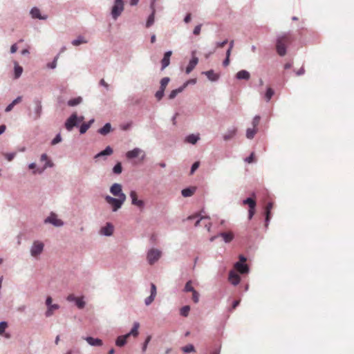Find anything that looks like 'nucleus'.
I'll use <instances>...</instances> for the list:
<instances>
[{
  "instance_id": "30",
  "label": "nucleus",
  "mask_w": 354,
  "mask_h": 354,
  "mask_svg": "<svg viewBox=\"0 0 354 354\" xmlns=\"http://www.w3.org/2000/svg\"><path fill=\"white\" fill-rule=\"evenodd\" d=\"M94 122V120L92 119L91 120L88 122L87 123H83L80 128V133L83 134L84 133L86 132V131L90 128L91 124Z\"/></svg>"
},
{
  "instance_id": "18",
  "label": "nucleus",
  "mask_w": 354,
  "mask_h": 354,
  "mask_svg": "<svg viewBox=\"0 0 354 354\" xmlns=\"http://www.w3.org/2000/svg\"><path fill=\"white\" fill-rule=\"evenodd\" d=\"M40 160L41 162H44V161L46 162V164H45L44 167H43V169L39 171V173H41L47 167H52L53 166V163L50 160H48V156L46 153H43L41 156Z\"/></svg>"
},
{
  "instance_id": "21",
  "label": "nucleus",
  "mask_w": 354,
  "mask_h": 354,
  "mask_svg": "<svg viewBox=\"0 0 354 354\" xmlns=\"http://www.w3.org/2000/svg\"><path fill=\"white\" fill-rule=\"evenodd\" d=\"M237 131L236 128L233 127L230 129H229L224 135H223V139L225 141L231 140L234 136L236 135Z\"/></svg>"
},
{
  "instance_id": "37",
  "label": "nucleus",
  "mask_w": 354,
  "mask_h": 354,
  "mask_svg": "<svg viewBox=\"0 0 354 354\" xmlns=\"http://www.w3.org/2000/svg\"><path fill=\"white\" fill-rule=\"evenodd\" d=\"M274 92L273 89L270 87L268 88L266 93L265 94V98L267 102L270 101L272 97L273 96Z\"/></svg>"
},
{
  "instance_id": "58",
  "label": "nucleus",
  "mask_w": 354,
  "mask_h": 354,
  "mask_svg": "<svg viewBox=\"0 0 354 354\" xmlns=\"http://www.w3.org/2000/svg\"><path fill=\"white\" fill-rule=\"evenodd\" d=\"M248 163H252L254 161V153L252 152L249 157L245 159Z\"/></svg>"
},
{
  "instance_id": "45",
  "label": "nucleus",
  "mask_w": 354,
  "mask_h": 354,
  "mask_svg": "<svg viewBox=\"0 0 354 354\" xmlns=\"http://www.w3.org/2000/svg\"><path fill=\"white\" fill-rule=\"evenodd\" d=\"M154 22V14L153 12L148 17L147 21L146 26L149 28L151 26Z\"/></svg>"
},
{
  "instance_id": "27",
  "label": "nucleus",
  "mask_w": 354,
  "mask_h": 354,
  "mask_svg": "<svg viewBox=\"0 0 354 354\" xmlns=\"http://www.w3.org/2000/svg\"><path fill=\"white\" fill-rule=\"evenodd\" d=\"M186 86H187V84H185L183 86L171 91L169 95V98L170 100L174 99L178 93H181L184 90V88L186 87Z\"/></svg>"
},
{
  "instance_id": "28",
  "label": "nucleus",
  "mask_w": 354,
  "mask_h": 354,
  "mask_svg": "<svg viewBox=\"0 0 354 354\" xmlns=\"http://www.w3.org/2000/svg\"><path fill=\"white\" fill-rule=\"evenodd\" d=\"M21 100H22V97H21V96L17 97L15 100H13L12 102V103H10L9 105H8V106L5 109L6 112L10 111L13 109L15 105L20 103L21 102Z\"/></svg>"
},
{
  "instance_id": "19",
  "label": "nucleus",
  "mask_w": 354,
  "mask_h": 354,
  "mask_svg": "<svg viewBox=\"0 0 354 354\" xmlns=\"http://www.w3.org/2000/svg\"><path fill=\"white\" fill-rule=\"evenodd\" d=\"M203 220H207V222L204 223L203 225L205 227H207V231H210V229H211V227H212V223H210L209 221V218L208 216H201L200 219H198L196 223H195V226L197 227V226H199L200 225V223L203 221Z\"/></svg>"
},
{
  "instance_id": "64",
  "label": "nucleus",
  "mask_w": 354,
  "mask_h": 354,
  "mask_svg": "<svg viewBox=\"0 0 354 354\" xmlns=\"http://www.w3.org/2000/svg\"><path fill=\"white\" fill-rule=\"evenodd\" d=\"M191 19H192L191 14H190V13H188V14L185 16V19H184V21H185V23H187H187H189V22H190Z\"/></svg>"
},
{
  "instance_id": "32",
  "label": "nucleus",
  "mask_w": 354,
  "mask_h": 354,
  "mask_svg": "<svg viewBox=\"0 0 354 354\" xmlns=\"http://www.w3.org/2000/svg\"><path fill=\"white\" fill-rule=\"evenodd\" d=\"M111 126L110 123H106L105 125L98 130V132L102 135H106L111 131Z\"/></svg>"
},
{
  "instance_id": "54",
  "label": "nucleus",
  "mask_w": 354,
  "mask_h": 354,
  "mask_svg": "<svg viewBox=\"0 0 354 354\" xmlns=\"http://www.w3.org/2000/svg\"><path fill=\"white\" fill-rule=\"evenodd\" d=\"M155 297H153V296H149L148 297H147L145 300V303L147 306H149L150 305L154 300Z\"/></svg>"
},
{
  "instance_id": "33",
  "label": "nucleus",
  "mask_w": 354,
  "mask_h": 354,
  "mask_svg": "<svg viewBox=\"0 0 354 354\" xmlns=\"http://www.w3.org/2000/svg\"><path fill=\"white\" fill-rule=\"evenodd\" d=\"M23 72V68L18 65L17 62L15 63V78H19Z\"/></svg>"
},
{
  "instance_id": "3",
  "label": "nucleus",
  "mask_w": 354,
  "mask_h": 354,
  "mask_svg": "<svg viewBox=\"0 0 354 354\" xmlns=\"http://www.w3.org/2000/svg\"><path fill=\"white\" fill-rule=\"evenodd\" d=\"M106 201L111 206L112 210L116 212L119 209L126 201V195L122 194L121 197L113 198L110 196L105 197Z\"/></svg>"
},
{
  "instance_id": "34",
  "label": "nucleus",
  "mask_w": 354,
  "mask_h": 354,
  "mask_svg": "<svg viewBox=\"0 0 354 354\" xmlns=\"http://www.w3.org/2000/svg\"><path fill=\"white\" fill-rule=\"evenodd\" d=\"M82 99L81 97L71 99L68 100V105L70 106H74L81 103Z\"/></svg>"
},
{
  "instance_id": "36",
  "label": "nucleus",
  "mask_w": 354,
  "mask_h": 354,
  "mask_svg": "<svg viewBox=\"0 0 354 354\" xmlns=\"http://www.w3.org/2000/svg\"><path fill=\"white\" fill-rule=\"evenodd\" d=\"M257 131V129L255 128L248 129L247 131H246V137L248 139H252L254 137Z\"/></svg>"
},
{
  "instance_id": "20",
  "label": "nucleus",
  "mask_w": 354,
  "mask_h": 354,
  "mask_svg": "<svg viewBox=\"0 0 354 354\" xmlns=\"http://www.w3.org/2000/svg\"><path fill=\"white\" fill-rule=\"evenodd\" d=\"M218 236H221L225 243H230L234 239V234L232 232H221Z\"/></svg>"
},
{
  "instance_id": "5",
  "label": "nucleus",
  "mask_w": 354,
  "mask_h": 354,
  "mask_svg": "<svg viewBox=\"0 0 354 354\" xmlns=\"http://www.w3.org/2000/svg\"><path fill=\"white\" fill-rule=\"evenodd\" d=\"M124 10V3L123 0H115L114 6H113L111 15L115 19L118 16L120 15L122 12Z\"/></svg>"
},
{
  "instance_id": "13",
  "label": "nucleus",
  "mask_w": 354,
  "mask_h": 354,
  "mask_svg": "<svg viewBox=\"0 0 354 354\" xmlns=\"http://www.w3.org/2000/svg\"><path fill=\"white\" fill-rule=\"evenodd\" d=\"M240 277L234 270H231L229 273V281L234 286L237 285L240 282Z\"/></svg>"
},
{
  "instance_id": "39",
  "label": "nucleus",
  "mask_w": 354,
  "mask_h": 354,
  "mask_svg": "<svg viewBox=\"0 0 354 354\" xmlns=\"http://www.w3.org/2000/svg\"><path fill=\"white\" fill-rule=\"evenodd\" d=\"M169 77H163L160 81V89H162L163 91L165 90L168 83L169 82Z\"/></svg>"
},
{
  "instance_id": "47",
  "label": "nucleus",
  "mask_w": 354,
  "mask_h": 354,
  "mask_svg": "<svg viewBox=\"0 0 354 354\" xmlns=\"http://www.w3.org/2000/svg\"><path fill=\"white\" fill-rule=\"evenodd\" d=\"M199 166H200V162L199 161L195 162L192 166L190 174L192 175L195 172V171L199 167Z\"/></svg>"
},
{
  "instance_id": "15",
  "label": "nucleus",
  "mask_w": 354,
  "mask_h": 354,
  "mask_svg": "<svg viewBox=\"0 0 354 354\" xmlns=\"http://www.w3.org/2000/svg\"><path fill=\"white\" fill-rule=\"evenodd\" d=\"M100 232L105 236H111L113 232V226L111 223H106L104 227L101 228Z\"/></svg>"
},
{
  "instance_id": "59",
  "label": "nucleus",
  "mask_w": 354,
  "mask_h": 354,
  "mask_svg": "<svg viewBox=\"0 0 354 354\" xmlns=\"http://www.w3.org/2000/svg\"><path fill=\"white\" fill-rule=\"evenodd\" d=\"M41 111V105L40 102H38L37 107H36L37 118L39 117Z\"/></svg>"
},
{
  "instance_id": "16",
  "label": "nucleus",
  "mask_w": 354,
  "mask_h": 354,
  "mask_svg": "<svg viewBox=\"0 0 354 354\" xmlns=\"http://www.w3.org/2000/svg\"><path fill=\"white\" fill-rule=\"evenodd\" d=\"M198 62V59L196 57L193 56L192 59L189 61V64L187 65V66L186 68V73L189 74V73H191L192 71V70L196 67Z\"/></svg>"
},
{
  "instance_id": "9",
  "label": "nucleus",
  "mask_w": 354,
  "mask_h": 354,
  "mask_svg": "<svg viewBox=\"0 0 354 354\" xmlns=\"http://www.w3.org/2000/svg\"><path fill=\"white\" fill-rule=\"evenodd\" d=\"M44 222L46 223H49L53 224L55 226L59 227L63 225V222L62 220L59 219L57 215L55 213H51L49 216H48Z\"/></svg>"
},
{
  "instance_id": "41",
  "label": "nucleus",
  "mask_w": 354,
  "mask_h": 354,
  "mask_svg": "<svg viewBox=\"0 0 354 354\" xmlns=\"http://www.w3.org/2000/svg\"><path fill=\"white\" fill-rule=\"evenodd\" d=\"M86 42H87L86 40H85L83 37H80L77 39L73 40L72 41V44L74 46H78L80 44H85Z\"/></svg>"
},
{
  "instance_id": "53",
  "label": "nucleus",
  "mask_w": 354,
  "mask_h": 354,
  "mask_svg": "<svg viewBox=\"0 0 354 354\" xmlns=\"http://www.w3.org/2000/svg\"><path fill=\"white\" fill-rule=\"evenodd\" d=\"M151 339V337L150 335H149L146 339H145V342L143 344V346H142V351L145 352L146 350H147V345L149 344V342H150Z\"/></svg>"
},
{
  "instance_id": "63",
  "label": "nucleus",
  "mask_w": 354,
  "mask_h": 354,
  "mask_svg": "<svg viewBox=\"0 0 354 354\" xmlns=\"http://www.w3.org/2000/svg\"><path fill=\"white\" fill-rule=\"evenodd\" d=\"M48 308L54 312V310H57L59 308V306L57 304H52Z\"/></svg>"
},
{
  "instance_id": "50",
  "label": "nucleus",
  "mask_w": 354,
  "mask_h": 354,
  "mask_svg": "<svg viewBox=\"0 0 354 354\" xmlns=\"http://www.w3.org/2000/svg\"><path fill=\"white\" fill-rule=\"evenodd\" d=\"M164 92H165V91H163L162 89H160H160H159V90L156 93L155 96H156V99H157L158 100H160L162 98V97H163V95H164Z\"/></svg>"
},
{
  "instance_id": "35",
  "label": "nucleus",
  "mask_w": 354,
  "mask_h": 354,
  "mask_svg": "<svg viewBox=\"0 0 354 354\" xmlns=\"http://www.w3.org/2000/svg\"><path fill=\"white\" fill-rule=\"evenodd\" d=\"M30 14L32 17V18H37V19H45L44 17H42L40 15V11L37 8H33L31 11Z\"/></svg>"
},
{
  "instance_id": "29",
  "label": "nucleus",
  "mask_w": 354,
  "mask_h": 354,
  "mask_svg": "<svg viewBox=\"0 0 354 354\" xmlns=\"http://www.w3.org/2000/svg\"><path fill=\"white\" fill-rule=\"evenodd\" d=\"M207 78L211 81H216L218 79V75L215 73L212 70L204 73Z\"/></svg>"
},
{
  "instance_id": "55",
  "label": "nucleus",
  "mask_w": 354,
  "mask_h": 354,
  "mask_svg": "<svg viewBox=\"0 0 354 354\" xmlns=\"http://www.w3.org/2000/svg\"><path fill=\"white\" fill-rule=\"evenodd\" d=\"M15 155H16V153H4V156L8 161L12 160V159L15 158Z\"/></svg>"
},
{
  "instance_id": "11",
  "label": "nucleus",
  "mask_w": 354,
  "mask_h": 354,
  "mask_svg": "<svg viewBox=\"0 0 354 354\" xmlns=\"http://www.w3.org/2000/svg\"><path fill=\"white\" fill-rule=\"evenodd\" d=\"M141 153H142V160H143L145 158V153L139 148H135L133 150L129 151L126 156L127 158L132 159L138 157Z\"/></svg>"
},
{
  "instance_id": "43",
  "label": "nucleus",
  "mask_w": 354,
  "mask_h": 354,
  "mask_svg": "<svg viewBox=\"0 0 354 354\" xmlns=\"http://www.w3.org/2000/svg\"><path fill=\"white\" fill-rule=\"evenodd\" d=\"M183 351L185 353H190L195 351L194 346L192 344H188L184 347H183Z\"/></svg>"
},
{
  "instance_id": "6",
  "label": "nucleus",
  "mask_w": 354,
  "mask_h": 354,
  "mask_svg": "<svg viewBox=\"0 0 354 354\" xmlns=\"http://www.w3.org/2000/svg\"><path fill=\"white\" fill-rule=\"evenodd\" d=\"M44 245L39 241H35L30 249L31 255L34 257H37L44 250Z\"/></svg>"
},
{
  "instance_id": "31",
  "label": "nucleus",
  "mask_w": 354,
  "mask_h": 354,
  "mask_svg": "<svg viewBox=\"0 0 354 354\" xmlns=\"http://www.w3.org/2000/svg\"><path fill=\"white\" fill-rule=\"evenodd\" d=\"M243 205H248L250 209H255L256 207V201L252 198H246L243 201Z\"/></svg>"
},
{
  "instance_id": "60",
  "label": "nucleus",
  "mask_w": 354,
  "mask_h": 354,
  "mask_svg": "<svg viewBox=\"0 0 354 354\" xmlns=\"http://www.w3.org/2000/svg\"><path fill=\"white\" fill-rule=\"evenodd\" d=\"M227 42H228L227 39H225V40H224V41H222V42H217V43L216 44V48H223V47H224V46H225V44H227Z\"/></svg>"
},
{
  "instance_id": "40",
  "label": "nucleus",
  "mask_w": 354,
  "mask_h": 354,
  "mask_svg": "<svg viewBox=\"0 0 354 354\" xmlns=\"http://www.w3.org/2000/svg\"><path fill=\"white\" fill-rule=\"evenodd\" d=\"M122 171V167L120 162H118L113 169V172L115 174H120Z\"/></svg>"
},
{
  "instance_id": "38",
  "label": "nucleus",
  "mask_w": 354,
  "mask_h": 354,
  "mask_svg": "<svg viewBox=\"0 0 354 354\" xmlns=\"http://www.w3.org/2000/svg\"><path fill=\"white\" fill-rule=\"evenodd\" d=\"M189 310H190V307L189 306H185L180 308V313L183 317H187Z\"/></svg>"
},
{
  "instance_id": "46",
  "label": "nucleus",
  "mask_w": 354,
  "mask_h": 354,
  "mask_svg": "<svg viewBox=\"0 0 354 354\" xmlns=\"http://www.w3.org/2000/svg\"><path fill=\"white\" fill-rule=\"evenodd\" d=\"M192 292V300L194 303H198L199 301V293L196 290H194Z\"/></svg>"
},
{
  "instance_id": "10",
  "label": "nucleus",
  "mask_w": 354,
  "mask_h": 354,
  "mask_svg": "<svg viewBox=\"0 0 354 354\" xmlns=\"http://www.w3.org/2000/svg\"><path fill=\"white\" fill-rule=\"evenodd\" d=\"M110 192L117 197H121V195L124 194L122 192V185L119 183H114L110 188Z\"/></svg>"
},
{
  "instance_id": "24",
  "label": "nucleus",
  "mask_w": 354,
  "mask_h": 354,
  "mask_svg": "<svg viewBox=\"0 0 354 354\" xmlns=\"http://www.w3.org/2000/svg\"><path fill=\"white\" fill-rule=\"evenodd\" d=\"M236 78L239 80H249L250 77V75L249 72H248L247 71H245V70H241V71H239L236 73Z\"/></svg>"
},
{
  "instance_id": "17",
  "label": "nucleus",
  "mask_w": 354,
  "mask_h": 354,
  "mask_svg": "<svg viewBox=\"0 0 354 354\" xmlns=\"http://www.w3.org/2000/svg\"><path fill=\"white\" fill-rule=\"evenodd\" d=\"M85 339L91 346H100L102 345V341L98 338L88 337Z\"/></svg>"
},
{
  "instance_id": "22",
  "label": "nucleus",
  "mask_w": 354,
  "mask_h": 354,
  "mask_svg": "<svg viewBox=\"0 0 354 354\" xmlns=\"http://www.w3.org/2000/svg\"><path fill=\"white\" fill-rule=\"evenodd\" d=\"M273 207V203L270 202L267 204L265 209L266 213V226L267 227L268 225L269 220L270 218V212Z\"/></svg>"
},
{
  "instance_id": "48",
  "label": "nucleus",
  "mask_w": 354,
  "mask_h": 354,
  "mask_svg": "<svg viewBox=\"0 0 354 354\" xmlns=\"http://www.w3.org/2000/svg\"><path fill=\"white\" fill-rule=\"evenodd\" d=\"M260 119H261V118L259 115H256L253 118V120H252L253 128L257 129V127L259 125V124L260 122Z\"/></svg>"
},
{
  "instance_id": "62",
  "label": "nucleus",
  "mask_w": 354,
  "mask_h": 354,
  "mask_svg": "<svg viewBox=\"0 0 354 354\" xmlns=\"http://www.w3.org/2000/svg\"><path fill=\"white\" fill-rule=\"evenodd\" d=\"M230 56H228L227 54H226V58H225V59L223 62V64L224 66H227L229 65V64H230Z\"/></svg>"
},
{
  "instance_id": "7",
  "label": "nucleus",
  "mask_w": 354,
  "mask_h": 354,
  "mask_svg": "<svg viewBox=\"0 0 354 354\" xmlns=\"http://www.w3.org/2000/svg\"><path fill=\"white\" fill-rule=\"evenodd\" d=\"M131 199V204L138 207L139 209H142L145 207V202L142 200L138 198V194L136 191H131L129 194Z\"/></svg>"
},
{
  "instance_id": "2",
  "label": "nucleus",
  "mask_w": 354,
  "mask_h": 354,
  "mask_svg": "<svg viewBox=\"0 0 354 354\" xmlns=\"http://www.w3.org/2000/svg\"><path fill=\"white\" fill-rule=\"evenodd\" d=\"M139 327H140L139 323L135 322L133 324V326L132 329L131 330V331L129 333H127L124 335L119 336L117 338L116 342H115L116 345L118 346H123L127 343V339L131 335L133 336L134 337H136L138 335Z\"/></svg>"
},
{
  "instance_id": "57",
  "label": "nucleus",
  "mask_w": 354,
  "mask_h": 354,
  "mask_svg": "<svg viewBox=\"0 0 354 354\" xmlns=\"http://www.w3.org/2000/svg\"><path fill=\"white\" fill-rule=\"evenodd\" d=\"M201 26L202 25L200 24V25H198L196 26L194 29V31H193V33L195 35H198L201 32Z\"/></svg>"
},
{
  "instance_id": "1",
  "label": "nucleus",
  "mask_w": 354,
  "mask_h": 354,
  "mask_svg": "<svg viewBox=\"0 0 354 354\" xmlns=\"http://www.w3.org/2000/svg\"><path fill=\"white\" fill-rule=\"evenodd\" d=\"M292 40V37L290 33H283L278 36L276 42V50L280 56H284L286 54V48Z\"/></svg>"
},
{
  "instance_id": "23",
  "label": "nucleus",
  "mask_w": 354,
  "mask_h": 354,
  "mask_svg": "<svg viewBox=\"0 0 354 354\" xmlns=\"http://www.w3.org/2000/svg\"><path fill=\"white\" fill-rule=\"evenodd\" d=\"M113 153V149L111 147L108 146L106 147V149L101 152L96 154L94 157L95 159H97L101 156H110Z\"/></svg>"
},
{
  "instance_id": "51",
  "label": "nucleus",
  "mask_w": 354,
  "mask_h": 354,
  "mask_svg": "<svg viewBox=\"0 0 354 354\" xmlns=\"http://www.w3.org/2000/svg\"><path fill=\"white\" fill-rule=\"evenodd\" d=\"M62 141V137L60 134H57L55 138L52 140L51 144L55 145Z\"/></svg>"
},
{
  "instance_id": "49",
  "label": "nucleus",
  "mask_w": 354,
  "mask_h": 354,
  "mask_svg": "<svg viewBox=\"0 0 354 354\" xmlns=\"http://www.w3.org/2000/svg\"><path fill=\"white\" fill-rule=\"evenodd\" d=\"M8 324L6 322H0V335H2L7 328Z\"/></svg>"
},
{
  "instance_id": "44",
  "label": "nucleus",
  "mask_w": 354,
  "mask_h": 354,
  "mask_svg": "<svg viewBox=\"0 0 354 354\" xmlns=\"http://www.w3.org/2000/svg\"><path fill=\"white\" fill-rule=\"evenodd\" d=\"M82 299L83 297H78L75 301L77 306L80 309H82L85 306V302L82 300Z\"/></svg>"
},
{
  "instance_id": "42",
  "label": "nucleus",
  "mask_w": 354,
  "mask_h": 354,
  "mask_svg": "<svg viewBox=\"0 0 354 354\" xmlns=\"http://www.w3.org/2000/svg\"><path fill=\"white\" fill-rule=\"evenodd\" d=\"M184 290L185 292H193L195 290L192 286V281H189L186 283Z\"/></svg>"
},
{
  "instance_id": "61",
  "label": "nucleus",
  "mask_w": 354,
  "mask_h": 354,
  "mask_svg": "<svg viewBox=\"0 0 354 354\" xmlns=\"http://www.w3.org/2000/svg\"><path fill=\"white\" fill-rule=\"evenodd\" d=\"M77 298H78V297H76L74 295L71 294V295H69L67 297L66 299H67L68 301H76V300H77Z\"/></svg>"
},
{
  "instance_id": "56",
  "label": "nucleus",
  "mask_w": 354,
  "mask_h": 354,
  "mask_svg": "<svg viewBox=\"0 0 354 354\" xmlns=\"http://www.w3.org/2000/svg\"><path fill=\"white\" fill-rule=\"evenodd\" d=\"M234 40H232L230 42L229 48H228V49L227 50V52H226V54H227L228 56H230V55H231L232 50V48L234 47Z\"/></svg>"
},
{
  "instance_id": "14",
  "label": "nucleus",
  "mask_w": 354,
  "mask_h": 354,
  "mask_svg": "<svg viewBox=\"0 0 354 354\" xmlns=\"http://www.w3.org/2000/svg\"><path fill=\"white\" fill-rule=\"evenodd\" d=\"M172 55L171 51H167L165 53L163 58L161 60L162 70L167 67L170 64V57Z\"/></svg>"
},
{
  "instance_id": "4",
  "label": "nucleus",
  "mask_w": 354,
  "mask_h": 354,
  "mask_svg": "<svg viewBox=\"0 0 354 354\" xmlns=\"http://www.w3.org/2000/svg\"><path fill=\"white\" fill-rule=\"evenodd\" d=\"M162 252L158 249L152 248L149 250L147 254V259L150 265H153L161 257Z\"/></svg>"
},
{
  "instance_id": "12",
  "label": "nucleus",
  "mask_w": 354,
  "mask_h": 354,
  "mask_svg": "<svg viewBox=\"0 0 354 354\" xmlns=\"http://www.w3.org/2000/svg\"><path fill=\"white\" fill-rule=\"evenodd\" d=\"M235 270L241 274L248 273L249 271V268L247 264L242 263V262H236L234 264Z\"/></svg>"
},
{
  "instance_id": "8",
  "label": "nucleus",
  "mask_w": 354,
  "mask_h": 354,
  "mask_svg": "<svg viewBox=\"0 0 354 354\" xmlns=\"http://www.w3.org/2000/svg\"><path fill=\"white\" fill-rule=\"evenodd\" d=\"M77 124V114L73 113L66 121L65 127L68 131H71L72 129L75 127Z\"/></svg>"
},
{
  "instance_id": "26",
  "label": "nucleus",
  "mask_w": 354,
  "mask_h": 354,
  "mask_svg": "<svg viewBox=\"0 0 354 354\" xmlns=\"http://www.w3.org/2000/svg\"><path fill=\"white\" fill-rule=\"evenodd\" d=\"M200 139L199 135H195V134H190L185 138V142L194 145L196 144L198 140Z\"/></svg>"
},
{
  "instance_id": "52",
  "label": "nucleus",
  "mask_w": 354,
  "mask_h": 354,
  "mask_svg": "<svg viewBox=\"0 0 354 354\" xmlns=\"http://www.w3.org/2000/svg\"><path fill=\"white\" fill-rule=\"evenodd\" d=\"M157 294L156 286L154 283H151V296L156 297Z\"/></svg>"
},
{
  "instance_id": "25",
  "label": "nucleus",
  "mask_w": 354,
  "mask_h": 354,
  "mask_svg": "<svg viewBox=\"0 0 354 354\" xmlns=\"http://www.w3.org/2000/svg\"><path fill=\"white\" fill-rule=\"evenodd\" d=\"M196 188L195 187H188L182 190L181 193L184 197L192 196L196 192Z\"/></svg>"
}]
</instances>
